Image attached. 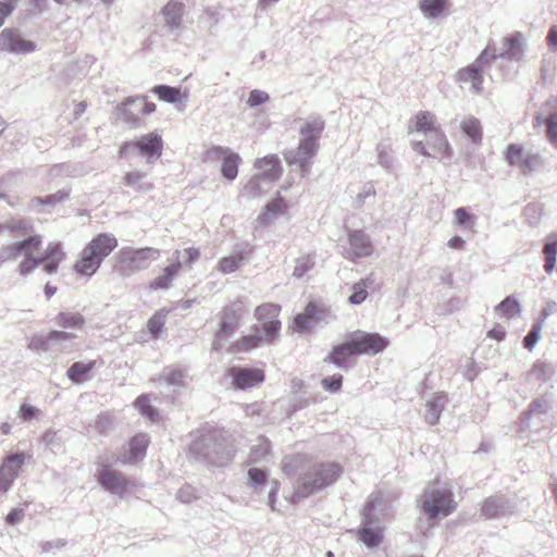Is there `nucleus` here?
Masks as SVG:
<instances>
[{
	"mask_svg": "<svg viewBox=\"0 0 557 557\" xmlns=\"http://www.w3.org/2000/svg\"><path fill=\"white\" fill-rule=\"evenodd\" d=\"M282 469L288 478H295V496L302 498L334 484L343 473L337 462H313L302 454L286 457Z\"/></svg>",
	"mask_w": 557,
	"mask_h": 557,
	"instance_id": "obj_1",
	"label": "nucleus"
},
{
	"mask_svg": "<svg viewBox=\"0 0 557 557\" xmlns=\"http://www.w3.org/2000/svg\"><path fill=\"white\" fill-rule=\"evenodd\" d=\"M300 139L296 148L284 152V159L290 166L301 171V176L310 172L311 160L317 154L320 144L319 139L325 128V121L320 115H310L306 120H299Z\"/></svg>",
	"mask_w": 557,
	"mask_h": 557,
	"instance_id": "obj_2",
	"label": "nucleus"
},
{
	"mask_svg": "<svg viewBox=\"0 0 557 557\" xmlns=\"http://www.w3.org/2000/svg\"><path fill=\"white\" fill-rule=\"evenodd\" d=\"M522 34L515 32L503 38L504 49L500 52H496L491 45H487L473 63L459 72L460 82L471 83L472 90L475 94L481 92L484 70L491 66V62L497 58H517L522 51Z\"/></svg>",
	"mask_w": 557,
	"mask_h": 557,
	"instance_id": "obj_3",
	"label": "nucleus"
},
{
	"mask_svg": "<svg viewBox=\"0 0 557 557\" xmlns=\"http://www.w3.org/2000/svg\"><path fill=\"white\" fill-rule=\"evenodd\" d=\"M189 454L205 465L225 467L233 460L235 449L225 431L212 429L189 445Z\"/></svg>",
	"mask_w": 557,
	"mask_h": 557,
	"instance_id": "obj_4",
	"label": "nucleus"
},
{
	"mask_svg": "<svg viewBox=\"0 0 557 557\" xmlns=\"http://www.w3.org/2000/svg\"><path fill=\"white\" fill-rule=\"evenodd\" d=\"M280 310V306L275 304H263L257 307L255 317L259 324L251 329L249 335L243 336L236 343V347L243 350H250L259 347L264 342H272L281 330V322L277 319Z\"/></svg>",
	"mask_w": 557,
	"mask_h": 557,
	"instance_id": "obj_5",
	"label": "nucleus"
},
{
	"mask_svg": "<svg viewBox=\"0 0 557 557\" xmlns=\"http://www.w3.org/2000/svg\"><path fill=\"white\" fill-rule=\"evenodd\" d=\"M116 247L117 239L113 234L100 233L96 235L82 250L74 264L75 271L82 275L91 276Z\"/></svg>",
	"mask_w": 557,
	"mask_h": 557,
	"instance_id": "obj_6",
	"label": "nucleus"
},
{
	"mask_svg": "<svg viewBox=\"0 0 557 557\" xmlns=\"http://www.w3.org/2000/svg\"><path fill=\"white\" fill-rule=\"evenodd\" d=\"M160 256V250L153 247L144 248H121L115 257V271L122 276H131L136 272L146 270L150 263L157 260Z\"/></svg>",
	"mask_w": 557,
	"mask_h": 557,
	"instance_id": "obj_7",
	"label": "nucleus"
},
{
	"mask_svg": "<svg viewBox=\"0 0 557 557\" xmlns=\"http://www.w3.org/2000/svg\"><path fill=\"white\" fill-rule=\"evenodd\" d=\"M418 503L429 519H436L440 516L446 517L455 509L451 491L440 487L437 482L424 490Z\"/></svg>",
	"mask_w": 557,
	"mask_h": 557,
	"instance_id": "obj_8",
	"label": "nucleus"
},
{
	"mask_svg": "<svg viewBox=\"0 0 557 557\" xmlns=\"http://www.w3.org/2000/svg\"><path fill=\"white\" fill-rule=\"evenodd\" d=\"M163 140L161 135L151 132L138 137L135 140L125 141L120 147V156H140L146 159L147 163H152L162 154Z\"/></svg>",
	"mask_w": 557,
	"mask_h": 557,
	"instance_id": "obj_9",
	"label": "nucleus"
},
{
	"mask_svg": "<svg viewBox=\"0 0 557 557\" xmlns=\"http://www.w3.org/2000/svg\"><path fill=\"white\" fill-rule=\"evenodd\" d=\"M383 503L377 497H370L366 503L359 528V540L369 548L377 547L383 540V531L375 523L379 521L377 510Z\"/></svg>",
	"mask_w": 557,
	"mask_h": 557,
	"instance_id": "obj_10",
	"label": "nucleus"
},
{
	"mask_svg": "<svg viewBox=\"0 0 557 557\" xmlns=\"http://www.w3.org/2000/svg\"><path fill=\"white\" fill-rule=\"evenodd\" d=\"M341 253L344 258L357 261L370 257L374 247L370 236L362 230L348 232L347 239L339 244Z\"/></svg>",
	"mask_w": 557,
	"mask_h": 557,
	"instance_id": "obj_11",
	"label": "nucleus"
},
{
	"mask_svg": "<svg viewBox=\"0 0 557 557\" xmlns=\"http://www.w3.org/2000/svg\"><path fill=\"white\" fill-rule=\"evenodd\" d=\"M505 160L509 165L520 169L524 175L537 170L543 164V158L540 153L524 150L522 146L515 144L508 145Z\"/></svg>",
	"mask_w": 557,
	"mask_h": 557,
	"instance_id": "obj_12",
	"label": "nucleus"
},
{
	"mask_svg": "<svg viewBox=\"0 0 557 557\" xmlns=\"http://www.w3.org/2000/svg\"><path fill=\"white\" fill-rule=\"evenodd\" d=\"M349 341L356 355H376L388 346V339L379 333L352 332Z\"/></svg>",
	"mask_w": 557,
	"mask_h": 557,
	"instance_id": "obj_13",
	"label": "nucleus"
},
{
	"mask_svg": "<svg viewBox=\"0 0 557 557\" xmlns=\"http://www.w3.org/2000/svg\"><path fill=\"white\" fill-rule=\"evenodd\" d=\"M331 311L324 306H319L315 302H309L302 313H299L294 319V329L299 333H305L308 330L318 326L320 323L327 324L331 321Z\"/></svg>",
	"mask_w": 557,
	"mask_h": 557,
	"instance_id": "obj_14",
	"label": "nucleus"
},
{
	"mask_svg": "<svg viewBox=\"0 0 557 557\" xmlns=\"http://www.w3.org/2000/svg\"><path fill=\"white\" fill-rule=\"evenodd\" d=\"M0 50L15 54H28L37 50V44L25 39L18 28L8 27L0 33Z\"/></svg>",
	"mask_w": 557,
	"mask_h": 557,
	"instance_id": "obj_15",
	"label": "nucleus"
},
{
	"mask_svg": "<svg viewBox=\"0 0 557 557\" xmlns=\"http://www.w3.org/2000/svg\"><path fill=\"white\" fill-rule=\"evenodd\" d=\"M25 460L24 451L13 453L3 460L0 467V493H7L11 488Z\"/></svg>",
	"mask_w": 557,
	"mask_h": 557,
	"instance_id": "obj_16",
	"label": "nucleus"
},
{
	"mask_svg": "<svg viewBox=\"0 0 557 557\" xmlns=\"http://www.w3.org/2000/svg\"><path fill=\"white\" fill-rule=\"evenodd\" d=\"M228 375L233 385L238 389H247L264 381L262 370L248 367H232L228 370Z\"/></svg>",
	"mask_w": 557,
	"mask_h": 557,
	"instance_id": "obj_17",
	"label": "nucleus"
},
{
	"mask_svg": "<svg viewBox=\"0 0 557 557\" xmlns=\"http://www.w3.org/2000/svg\"><path fill=\"white\" fill-rule=\"evenodd\" d=\"M41 236L30 235L27 238L15 242L0 248V262L16 260L22 255H29L32 249H40Z\"/></svg>",
	"mask_w": 557,
	"mask_h": 557,
	"instance_id": "obj_18",
	"label": "nucleus"
},
{
	"mask_svg": "<svg viewBox=\"0 0 557 557\" xmlns=\"http://www.w3.org/2000/svg\"><path fill=\"white\" fill-rule=\"evenodd\" d=\"M245 313L244 302L236 300L223 308L220 312L219 330L226 335H232L238 327L239 321Z\"/></svg>",
	"mask_w": 557,
	"mask_h": 557,
	"instance_id": "obj_19",
	"label": "nucleus"
},
{
	"mask_svg": "<svg viewBox=\"0 0 557 557\" xmlns=\"http://www.w3.org/2000/svg\"><path fill=\"white\" fill-rule=\"evenodd\" d=\"M188 380L187 369L180 364L164 367L159 375L153 379L159 385L172 386L174 389L185 387Z\"/></svg>",
	"mask_w": 557,
	"mask_h": 557,
	"instance_id": "obj_20",
	"label": "nucleus"
},
{
	"mask_svg": "<svg viewBox=\"0 0 557 557\" xmlns=\"http://www.w3.org/2000/svg\"><path fill=\"white\" fill-rule=\"evenodd\" d=\"M513 511V506L503 495L487 497L481 508V515L486 519H499Z\"/></svg>",
	"mask_w": 557,
	"mask_h": 557,
	"instance_id": "obj_21",
	"label": "nucleus"
},
{
	"mask_svg": "<svg viewBox=\"0 0 557 557\" xmlns=\"http://www.w3.org/2000/svg\"><path fill=\"white\" fill-rule=\"evenodd\" d=\"M98 482L106 491L123 495L128 486V480L120 471L103 470L98 474Z\"/></svg>",
	"mask_w": 557,
	"mask_h": 557,
	"instance_id": "obj_22",
	"label": "nucleus"
},
{
	"mask_svg": "<svg viewBox=\"0 0 557 557\" xmlns=\"http://www.w3.org/2000/svg\"><path fill=\"white\" fill-rule=\"evenodd\" d=\"M180 255L181 251L175 250V252L173 253V256L175 257L174 261L171 264L166 265L163 269L162 273L150 283L149 286L151 289L166 290L171 287L172 282L174 281V278L177 276L182 269V261L180 260Z\"/></svg>",
	"mask_w": 557,
	"mask_h": 557,
	"instance_id": "obj_23",
	"label": "nucleus"
},
{
	"mask_svg": "<svg viewBox=\"0 0 557 557\" xmlns=\"http://www.w3.org/2000/svg\"><path fill=\"white\" fill-rule=\"evenodd\" d=\"M211 151L219 157H223L221 168L223 176L228 181L235 180L238 174V162L240 161V157L221 146L213 147Z\"/></svg>",
	"mask_w": 557,
	"mask_h": 557,
	"instance_id": "obj_24",
	"label": "nucleus"
},
{
	"mask_svg": "<svg viewBox=\"0 0 557 557\" xmlns=\"http://www.w3.org/2000/svg\"><path fill=\"white\" fill-rule=\"evenodd\" d=\"M272 458L270 441L262 435H259L250 446L248 457L249 465L267 463Z\"/></svg>",
	"mask_w": 557,
	"mask_h": 557,
	"instance_id": "obj_25",
	"label": "nucleus"
},
{
	"mask_svg": "<svg viewBox=\"0 0 557 557\" xmlns=\"http://www.w3.org/2000/svg\"><path fill=\"white\" fill-rule=\"evenodd\" d=\"M76 336L73 333L64 331H51L47 336H38L30 341L29 348L33 350H50L54 342H70Z\"/></svg>",
	"mask_w": 557,
	"mask_h": 557,
	"instance_id": "obj_26",
	"label": "nucleus"
},
{
	"mask_svg": "<svg viewBox=\"0 0 557 557\" xmlns=\"http://www.w3.org/2000/svg\"><path fill=\"white\" fill-rule=\"evenodd\" d=\"M356 352L354 350V347L348 339L347 342L343 344L335 345L331 352L325 357L324 361L333 363L339 369L347 370L348 363L347 360L349 357L355 356Z\"/></svg>",
	"mask_w": 557,
	"mask_h": 557,
	"instance_id": "obj_27",
	"label": "nucleus"
},
{
	"mask_svg": "<svg viewBox=\"0 0 557 557\" xmlns=\"http://www.w3.org/2000/svg\"><path fill=\"white\" fill-rule=\"evenodd\" d=\"M33 232V224L30 219L27 218H11L0 223V236L8 234L10 236L18 237L25 236Z\"/></svg>",
	"mask_w": 557,
	"mask_h": 557,
	"instance_id": "obj_28",
	"label": "nucleus"
},
{
	"mask_svg": "<svg viewBox=\"0 0 557 557\" xmlns=\"http://www.w3.org/2000/svg\"><path fill=\"white\" fill-rule=\"evenodd\" d=\"M447 398L444 393H436L425 403L424 419L430 425H435L446 406Z\"/></svg>",
	"mask_w": 557,
	"mask_h": 557,
	"instance_id": "obj_29",
	"label": "nucleus"
},
{
	"mask_svg": "<svg viewBox=\"0 0 557 557\" xmlns=\"http://www.w3.org/2000/svg\"><path fill=\"white\" fill-rule=\"evenodd\" d=\"M255 166L262 171L259 175L271 182L278 180L282 174L281 161L276 154L258 159Z\"/></svg>",
	"mask_w": 557,
	"mask_h": 557,
	"instance_id": "obj_30",
	"label": "nucleus"
},
{
	"mask_svg": "<svg viewBox=\"0 0 557 557\" xmlns=\"http://www.w3.org/2000/svg\"><path fill=\"white\" fill-rule=\"evenodd\" d=\"M550 409V406L548 401L545 398H537L534 399L529 407V410L523 413L520 425H519V432H525L531 429V419L532 417H539L546 414L548 410Z\"/></svg>",
	"mask_w": 557,
	"mask_h": 557,
	"instance_id": "obj_31",
	"label": "nucleus"
},
{
	"mask_svg": "<svg viewBox=\"0 0 557 557\" xmlns=\"http://www.w3.org/2000/svg\"><path fill=\"white\" fill-rule=\"evenodd\" d=\"M64 253L60 243L50 244L40 259L44 263V271L47 274H53L57 272L59 263L63 260Z\"/></svg>",
	"mask_w": 557,
	"mask_h": 557,
	"instance_id": "obj_32",
	"label": "nucleus"
},
{
	"mask_svg": "<svg viewBox=\"0 0 557 557\" xmlns=\"http://www.w3.org/2000/svg\"><path fill=\"white\" fill-rule=\"evenodd\" d=\"M428 137V144L432 148L433 152L436 154V158L444 159L446 156L451 154V148L447 141L445 134L438 128L432 131Z\"/></svg>",
	"mask_w": 557,
	"mask_h": 557,
	"instance_id": "obj_33",
	"label": "nucleus"
},
{
	"mask_svg": "<svg viewBox=\"0 0 557 557\" xmlns=\"http://www.w3.org/2000/svg\"><path fill=\"white\" fill-rule=\"evenodd\" d=\"M546 119V137L548 141L557 148V98L547 100L545 103Z\"/></svg>",
	"mask_w": 557,
	"mask_h": 557,
	"instance_id": "obj_34",
	"label": "nucleus"
},
{
	"mask_svg": "<svg viewBox=\"0 0 557 557\" xmlns=\"http://www.w3.org/2000/svg\"><path fill=\"white\" fill-rule=\"evenodd\" d=\"M184 13V4L178 1H169L162 9V15L168 26L178 29Z\"/></svg>",
	"mask_w": 557,
	"mask_h": 557,
	"instance_id": "obj_35",
	"label": "nucleus"
},
{
	"mask_svg": "<svg viewBox=\"0 0 557 557\" xmlns=\"http://www.w3.org/2000/svg\"><path fill=\"white\" fill-rule=\"evenodd\" d=\"M543 255L545 258L544 270L547 274H552L557 262V234H550L544 245Z\"/></svg>",
	"mask_w": 557,
	"mask_h": 557,
	"instance_id": "obj_36",
	"label": "nucleus"
},
{
	"mask_svg": "<svg viewBox=\"0 0 557 557\" xmlns=\"http://www.w3.org/2000/svg\"><path fill=\"white\" fill-rule=\"evenodd\" d=\"M448 0H420L419 8L428 20L441 16L447 9Z\"/></svg>",
	"mask_w": 557,
	"mask_h": 557,
	"instance_id": "obj_37",
	"label": "nucleus"
},
{
	"mask_svg": "<svg viewBox=\"0 0 557 557\" xmlns=\"http://www.w3.org/2000/svg\"><path fill=\"white\" fill-rule=\"evenodd\" d=\"M129 456L122 460V463H133L143 458L148 446V438L145 434H137L129 441Z\"/></svg>",
	"mask_w": 557,
	"mask_h": 557,
	"instance_id": "obj_38",
	"label": "nucleus"
},
{
	"mask_svg": "<svg viewBox=\"0 0 557 557\" xmlns=\"http://www.w3.org/2000/svg\"><path fill=\"white\" fill-rule=\"evenodd\" d=\"M147 174L141 171L127 172L123 182L124 185L131 187L137 191H148L151 189L152 184L146 181Z\"/></svg>",
	"mask_w": 557,
	"mask_h": 557,
	"instance_id": "obj_39",
	"label": "nucleus"
},
{
	"mask_svg": "<svg viewBox=\"0 0 557 557\" xmlns=\"http://www.w3.org/2000/svg\"><path fill=\"white\" fill-rule=\"evenodd\" d=\"M372 275L367 276L366 278L360 280L359 282L352 285V293L348 297V302L350 305H360L368 297L367 288L373 283Z\"/></svg>",
	"mask_w": 557,
	"mask_h": 557,
	"instance_id": "obj_40",
	"label": "nucleus"
},
{
	"mask_svg": "<svg viewBox=\"0 0 557 557\" xmlns=\"http://www.w3.org/2000/svg\"><path fill=\"white\" fill-rule=\"evenodd\" d=\"M462 133L472 140L473 144H480L482 140V126L478 119L473 116L466 117L460 124Z\"/></svg>",
	"mask_w": 557,
	"mask_h": 557,
	"instance_id": "obj_41",
	"label": "nucleus"
},
{
	"mask_svg": "<svg viewBox=\"0 0 557 557\" xmlns=\"http://www.w3.org/2000/svg\"><path fill=\"white\" fill-rule=\"evenodd\" d=\"M96 361H89V362H82L77 361L74 362L69 369H67V376L73 383H82L83 380L86 377V375L92 370L95 367Z\"/></svg>",
	"mask_w": 557,
	"mask_h": 557,
	"instance_id": "obj_42",
	"label": "nucleus"
},
{
	"mask_svg": "<svg viewBox=\"0 0 557 557\" xmlns=\"http://www.w3.org/2000/svg\"><path fill=\"white\" fill-rule=\"evenodd\" d=\"M55 323L63 329H82L85 319L78 312H60L55 317Z\"/></svg>",
	"mask_w": 557,
	"mask_h": 557,
	"instance_id": "obj_43",
	"label": "nucleus"
},
{
	"mask_svg": "<svg viewBox=\"0 0 557 557\" xmlns=\"http://www.w3.org/2000/svg\"><path fill=\"white\" fill-rule=\"evenodd\" d=\"M153 92L159 97L160 100L176 104L182 101L181 89L169 85H157L153 88Z\"/></svg>",
	"mask_w": 557,
	"mask_h": 557,
	"instance_id": "obj_44",
	"label": "nucleus"
},
{
	"mask_svg": "<svg viewBox=\"0 0 557 557\" xmlns=\"http://www.w3.org/2000/svg\"><path fill=\"white\" fill-rule=\"evenodd\" d=\"M496 311L499 312L500 315L511 319L516 315H519L521 312L520 302L513 298L512 296H507L504 300H502L496 307Z\"/></svg>",
	"mask_w": 557,
	"mask_h": 557,
	"instance_id": "obj_45",
	"label": "nucleus"
},
{
	"mask_svg": "<svg viewBox=\"0 0 557 557\" xmlns=\"http://www.w3.org/2000/svg\"><path fill=\"white\" fill-rule=\"evenodd\" d=\"M554 369L552 363L546 361H537L533 364L532 370L529 372V377L539 382H546L552 377Z\"/></svg>",
	"mask_w": 557,
	"mask_h": 557,
	"instance_id": "obj_46",
	"label": "nucleus"
},
{
	"mask_svg": "<svg viewBox=\"0 0 557 557\" xmlns=\"http://www.w3.org/2000/svg\"><path fill=\"white\" fill-rule=\"evenodd\" d=\"M435 117L432 113L428 111L420 112L417 115L416 128L418 132L424 133L425 136H429L432 131L437 129L434 126Z\"/></svg>",
	"mask_w": 557,
	"mask_h": 557,
	"instance_id": "obj_47",
	"label": "nucleus"
},
{
	"mask_svg": "<svg viewBox=\"0 0 557 557\" xmlns=\"http://www.w3.org/2000/svg\"><path fill=\"white\" fill-rule=\"evenodd\" d=\"M287 209V203L283 198H275L267 203L265 213H261L259 215V220L261 222H265L269 219V215H278L285 213Z\"/></svg>",
	"mask_w": 557,
	"mask_h": 557,
	"instance_id": "obj_48",
	"label": "nucleus"
},
{
	"mask_svg": "<svg viewBox=\"0 0 557 557\" xmlns=\"http://www.w3.org/2000/svg\"><path fill=\"white\" fill-rule=\"evenodd\" d=\"M244 260L243 253L224 257L219 262V270L225 274L235 272Z\"/></svg>",
	"mask_w": 557,
	"mask_h": 557,
	"instance_id": "obj_49",
	"label": "nucleus"
},
{
	"mask_svg": "<svg viewBox=\"0 0 557 557\" xmlns=\"http://www.w3.org/2000/svg\"><path fill=\"white\" fill-rule=\"evenodd\" d=\"M39 249H32V251L29 252V255H23L24 256V260L20 263V273L22 275H27L29 274L34 269H36L37 267H39L40 264H42V260L40 259V257H34V253L35 252H38Z\"/></svg>",
	"mask_w": 557,
	"mask_h": 557,
	"instance_id": "obj_50",
	"label": "nucleus"
},
{
	"mask_svg": "<svg viewBox=\"0 0 557 557\" xmlns=\"http://www.w3.org/2000/svg\"><path fill=\"white\" fill-rule=\"evenodd\" d=\"M543 319H539L529 331L528 335L523 338L524 348L531 350L535 347L540 339V334L543 329Z\"/></svg>",
	"mask_w": 557,
	"mask_h": 557,
	"instance_id": "obj_51",
	"label": "nucleus"
},
{
	"mask_svg": "<svg viewBox=\"0 0 557 557\" xmlns=\"http://www.w3.org/2000/svg\"><path fill=\"white\" fill-rule=\"evenodd\" d=\"M135 406L139 409V411L147 416L149 419L153 420L159 416L158 410L150 404V399L148 395H140L136 401Z\"/></svg>",
	"mask_w": 557,
	"mask_h": 557,
	"instance_id": "obj_52",
	"label": "nucleus"
},
{
	"mask_svg": "<svg viewBox=\"0 0 557 557\" xmlns=\"http://www.w3.org/2000/svg\"><path fill=\"white\" fill-rule=\"evenodd\" d=\"M114 423V416L110 411L101 412L96 422L95 428L100 434H107L111 431Z\"/></svg>",
	"mask_w": 557,
	"mask_h": 557,
	"instance_id": "obj_53",
	"label": "nucleus"
},
{
	"mask_svg": "<svg viewBox=\"0 0 557 557\" xmlns=\"http://www.w3.org/2000/svg\"><path fill=\"white\" fill-rule=\"evenodd\" d=\"M314 265V258L311 256H304L296 260V265L293 276L301 278Z\"/></svg>",
	"mask_w": 557,
	"mask_h": 557,
	"instance_id": "obj_54",
	"label": "nucleus"
},
{
	"mask_svg": "<svg viewBox=\"0 0 557 557\" xmlns=\"http://www.w3.org/2000/svg\"><path fill=\"white\" fill-rule=\"evenodd\" d=\"M455 214V223L458 226L462 227H472L475 221V216L470 214L468 210L463 207L457 208L454 211Z\"/></svg>",
	"mask_w": 557,
	"mask_h": 557,
	"instance_id": "obj_55",
	"label": "nucleus"
},
{
	"mask_svg": "<svg viewBox=\"0 0 557 557\" xmlns=\"http://www.w3.org/2000/svg\"><path fill=\"white\" fill-rule=\"evenodd\" d=\"M264 180L262 175L256 174L244 186V195L248 197H256L261 193V181Z\"/></svg>",
	"mask_w": 557,
	"mask_h": 557,
	"instance_id": "obj_56",
	"label": "nucleus"
},
{
	"mask_svg": "<svg viewBox=\"0 0 557 557\" xmlns=\"http://www.w3.org/2000/svg\"><path fill=\"white\" fill-rule=\"evenodd\" d=\"M247 474L249 484L255 488L262 486L267 479V472L263 469L256 467L250 468Z\"/></svg>",
	"mask_w": 557,
	"mask_h": 557,
	"instance_id": "obj_57",
	"label": "nucleus"
},
{
	"mask_svg": "<svg viewBox=\"0 0 557 557\" xmlns=\"http://www.w3.org/2000/svg\"><path fill=\"white\" fill-rule=\"evenodd\" d=\"M343 384V375L334 374L326 376L322 380V386L325 391L330 393H336L341 389Z\"/></svg>",
	"mask_w": 557,
	"mask_h": 557,
	"instance_id": "obj_58",
	"label": "nucleus"
},
{
	"mask_svg": "<svg viewBox=\"0 0 557 557\" xmlns=\"http://www.w3.org/2000/svg\"><path fill=\"white\" fill-rule=\"evenodd\" d=\"M270 99V96L268 92L260 90V89H253L250 91L247 104L251 108L258 107L260 104H263L268 102Z\"/></svg>",
	"mask_w": 557,
	"mask_h": 557,
	"instance_id": "obj_59",
	"label": "nucleus"
},
{
	"mask_svg": "<svg viewBox=\"0 0 557 557\" xmlns=\"http://www.w3.org/2000/svg\"><path fill=\"white\" fill-rule=\"evenodd\" d=\"M375 196V189L371 182L363 185L362 190L357 195L355 199V207L361 208L364 205L367 198H373Z\"/></svg>",
	"mask_w": 557,
	"mask_h": 557,
	"instance_id": "obj_60",
	"label": "nucleus"
},
{
	"mask_svg": "<svg viewBox=\"0 0 557 557\" xmlns=\"http://www.w3.org/2000/svg\"><path fill=\"white\" fill-rule=\"evenodd\" d=\"M377 159L379 163L385 169H391L393 164V158L388 152V146L384 144L377 145Z\"/></svg>",
	"mask_w": 557,
	"mask_h": 557,
	"instance_id": "obj_61",
	"label": "nucleus"
},
{
	"mask_svg": "<svg viewBox=\"0 0 557 557\" xmlns=\"http://www.w3.org/2000/svg\"><path fill=\"white\" fill-rule=\"evenodd\" d=\"M176 497L180 502L189 504L197 498L196 490L191 485H184L178 490Z\"/></svg>",
	"mask_w": 557,
	"mask_h": 557,
	"instance_id": "obj_62",
	"label": "nucleus"
},
{
	"mask_svg": "<svg viewBox=\"0 0 557 557\" xmlns=\"http://www.w3.org/2000/svg\"><path fill=\"white\" fill-rule=\"evenodd\" d=\"M70 196V190L60 189L54 194L48 195L45 198V206L53 207L54 205L66 200Z\"/></svg>",
	"mask_w": 557,
	"mask_h": 557,
	"instance_id": "obj_63",
	"label": "nucleus"
},
{
	"mask_svg": "<svg viewBox=\"0 0 557 557\" xmlns=\"http://www.w3.org/2000/svg\"><path fill=\"white\" fill-rule=\"evenodd\" d=\"M25 516L24 508H13L5 517V522L10 525L20 523Z\"/></svg>",
	"mask_w": 557,
	"mask_h": 557,
	"instance_id": "obj_64",
	"label": "nucleus"
}]
</instances>
